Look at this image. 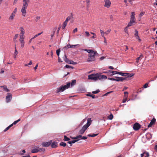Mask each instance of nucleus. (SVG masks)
<instances>
[{
	"mask_svg": "<svg viewBox=\"0 0 157 157\" xmlns=\"http://www.w3.org/2000/svg\"><path fill=\"white\" fill-rule=\"evenodd\" d=\"M84 51H86L89 53L88 58L87 59V62L94 61L95 59V56L98 55V54L96 51H94L92 50L85 49Z\"/></svg>",
	"mask_w": 157,
	"mask_h": 157,
	"instance_id": "1",
	"label": "nucleus"
},
{
	"mask_svg": "<svg viewBox=\"0 0 157 157\" xmlns=\"http://www.w3.org/2000/svg\"><path fill=\"white\" fill-rule=\"evenodd\" d=\"M91 120L90 118H88L87 119V122L86 124L84 125L82 129L79 131V133L80 134H83L86 130L90 125L91 123Z\"/></svg>",
	"mask_w": 157,
	"mask_h": 157,
	"instance_id": "2",
	"label": "nucleus"
},
{
	"mask_svg": "<svg viewBox=\"0 0 157 157\" xmlns=\"http://www.w3.org/2000/svg\"><path fill=\"white\" fill-rule=\"evenodd\" d=\"M70 82H68L67 84L66 85H65L63 86H61L60 87L57 89L56 91V93H58L60 92H63L66 89L69 88L70 86Z\"/></svg>",
	"mask_w": 157,
	"mask_h": 157,
	"instance_id": "3",
	"label": "nucleus"
},
{
	"mask_svg": "<svg viewBox=\"0 0 157 157\" xmlns=\"http://www.w3.org/2000/svg\"><path fill=\"white\" fill-rule=\"evenodd\" d=\"M88 79L93 80L94 81H96L99 79L98 74H92L89 75Z\"/></svg>",
	"mask_w": 157,
	"mask_h": 157,
	"instance_id": "4",
	"label": "nucleus"
},
{
	"mask_svg": "<svg viewBox=\"0 0 157 157\" xmlns=\"http://www.w3.org/2000/svg\"><path fill=\"white\" fill-rule=\"evenodd\" d=\"M105 4L104 6L107 8H109L111 6V2L109 0H104Z\"/></svg>",
	"mask_w": 157,
	"mask_h": 157,
	"instance_id": "5",
	"label": "nucleus"
},
{
	"mask_svg": "<svg viewBox=\"0 0 157 157\" xmlns=\"http://www.w3.org/2000/svg\"><path fill=\"white\" fill-rule=\"evenodd\" d=\"M12 94L10 93H8L6 97V102L8 103L11 101L12 98Z\"/></svg>",
	"mask_w": 157,
	"mask_h": 157,
	"instance_id": "6",
	"label": "nucleus"
},
{
	"mask_svg": "<svg viewBox=\"0 0 157 157\" xmlns=\"http://www.w3.org/2000/svg\"><path fill=\"white\" fill-rule=\"evenodd\" d=\"M140 128V125L137 123H136L133 125V129L135 130H139Z\"/></svg>",
	"mask_w": 157,
	"mask_h": 157,
	"instance_id": "7",
	"label": "nucleus"
},
{
	"mask_svg": "<svg viewBox=\"0 0 157 157\" xmlns=\"http://www.w3.org/2000/svg\"><path fill=\"white\" fill-rule=\"evenodd\" d=\"M27 8L22 7L21 10V11L22 13V15L24 17L26 16V10L27 9Z\"/></svg>",
	"mask_w": 157,
	"mask_h": 157,
	"instance_id": "8",
	"label": "nucleus"
},
{
	"mask_svg": "<svg viewBox=\"0 0 157 157\" xmlns=\"http://www.w3.org/2000/svg\"><path fill=\"white\" fill-rule=\"evenodd\" d=\"M29 2L28 1L26 0H23V6L22 7L27 8L28 6V3Z\"/></svg>",
	"mask_w": 157,
	"mask_h": 157,
	"instance_id": "9",
	"label": "nucleus"
},
{
	"mask_svg": "<svg viewBox=\"0 0 157 157\" xmlns=\"http://www.w3.org/2000/svg\"><path fill=\"white\" fill-rule=\"evenodd\" d=\"M108 72H110V75L111 76L113 75L116 74H118V73H119V72H118V71H112L111 70H109L108 71H106V72H104V73H108Z\"/></svg>",
	"mask_w": 157,
	"mask_h": 157,
	"instance_id": "10",
	"label": "nucleus"
},
{
	"mask_svg": "<svg viewBox=\"0 0 157 157\" xmlns=\"http://www.w3.org/2000/svg\"><path fill=\"white\" fill-rule=\"evenodd\" d=\"M156 121V119L153 118L152 119V120L151 121L150 123V124L148 125V127H150L151 126L154 124Z\"/></svg>",
	"mask_w": 157,
	"mask_h": 157,
	"instance_id": "11",
	"label": "nucleus"
},
{
	"mask_svg": "<svg viewBox=\"0 0 157 157\" xmlns=\"http://www.w3.org/2000/svg\"><path fill=\"white\" fill-rule=\"evenodd\" d=\"M38 147H34L31 151V152L32 153H37L39 152V151L38 150Z\"/></svg>",
	"mask_w": 157,
	"mask_h": 157,
	"instance_id": "12",
	"label": "nucleus"
},
{
	"mask_svg": "<svg viewBox=\"0 0 157 157\" xmlns=\"http://www.w3.org/2000/svg\"><path fill=\"white\" fill-rule=\"evenodd\" d=\"M115 78H116V79H115L116 81H117V82H122L124 80H125L124 78L123 77H115Z\"/></svg>",
	"mask_w": 157,
	"mask_h": 157,
	"instance_id": "13",
	"label": "nucleus"
},
{
	"mask_svg": "<svg viewBox=\"0 0 157 157\" xmlns=\"http://www.w3.org/2000/svg\"><path fill=\"white\" fill-rule=\"evenodd\" d=\"M140 155L141 157H148L149 154L148 152L145 151L141 154Z\"/></svg>",
	"mask_w": 157,
	"mask_h": 157,
	"instance_id": "14",
	"label": "nucleus"
},
{
	"mask_svg": "<svg viewBox=\"0 0 157 157\" xmlns=\"http://www.w3.org/2000/svg\"><path fill=\"white\" fill-rule=\"evenodd\" d=\"M51 144V142L43 143L42 145L44 147H48Z\"/></svg>",
	"mask_w": 157,
	"mask_h": 157,
	"instance_id": "15",
	"label": "nucleus"
},
{
	"mask_svg": "<svg viewBox=\"0 0 157 157\" xmlns=\"http://www.w3.org/2000/svg\"><path fill=\"white\" fill-rule=\"evenodd\" d=\"M134 74H130L129 75V74L128 73L127 76H126V77L124 78L125 80L127 81L129 80L130 79V78Z\"/></svg>",
	"mask_w": 157,
	"mask_h": 157,
	"instance_id": "16",
	"label": "nucleus"
},
{
	"mask_svg": "<svg viewBox=\"0 0 157 157\" xmlns=\"http://www.w3.org/2000/svg\"><path fill=\"white\" fill-rule=\"evenodd\" d=\"M86 7L87 10H88L90 7V0H86Z\"/></svg>",
	"mask_w": 157,
	"mask_h": 157,
	"instance_id": "17",
	"label": "nucleus"
},
{
	"mask_svg": "<svg viewBox=\"0 0 157 157\" xmlns=\"http://www.w3.org/2000/svg\"><path fill=\"white\" fill-rule=\"evenodd\" d=\"M99 79L101 80L102 79H106L107 78V77L105 75H100L98 74Z\"/></svg>",
	"mask_w": 157,
	"mask_h": 157,
	"instance_id": "18",
	"label": "nucleus"
},
{
	"mask_svg": "<svg viewBox=\"0 0 157 157\" xmlns=\"http://www.w3.org/2000/svg\"><path fill=\"white\" fill-rule=\"evenodd\" d=\"M73 18V15L72 13H71V15L70 16H68L66 18V20L65 21L67 22H68V21L70 20L71 19Z\"/></svg>",
	"mask_w": 157,
	"mask_h": 157,
	"instance_id": "19",
	"label": "nucleus"
},
{
	"mask_svg": "<svg viewBox=\"0 0 157 157\" xmlns=\"http://www.w3.org/2000/svg\"><path fill=\"white\" fill-rule=\"evenodd\" d=\"M24 38H25L24 35H22L20 34L19 41L20 42L24 41Z\"/></svg>",
	"mask_w": 157,
	"mask_h": 157,
	"instance_id": "20",
	"label": "nucleus"
},
{
	"mask_svg": "<svg viewBox=\"0 0 157 157\" xmlns=\"http://www.w3.org/2000/svg\"><path fill=\"white\" fill-rule=\"evenodd\" d=\"M51 147L52 148L56 147L57 146V143L55 142H53V143L52 144L51 143Z\"/></svg>",
	"mask_w": 157,
	"mask_h": 157,
	"instance_id": "21",
	"label": "nucleus"
},
{
	"mask_svg": "<svg viewBox=\"0 0 157 157\" xmlns=\"http://www.w3.org/2000/svg\"><path fill=\"white\" fill-rule=\"evenodd\" d=\"M63 59L67 63H69L70 60H69L67 57V56L66 55H64V57H63Z\"/></svg>",
	"mask_w": 157,
	"mask_h": 157,
	"instance_id": "22",
	"label": "nucleus"
},
{
	"mask_svg": "<svg viewBox=\"0 0 157 157\" xmlns=\"http://www.w3.org/2000/svg\"><path fill=\"white\" fill-rule=\"evenodd\" d=\"M20 30L21 31V33H20V35H24L25 34V30L23 27H21L20 28Z\"/></svg>",
	"mask_w": 157,
	"mask_h": 157,
	"instance_id": "23",
	"label": "nucleus"
},
{
	"mask_svg": "<svg viewBox=\"0 0 157 157\" xmlns=\"http://www.w3.org/2000/svg\"><path fill=\"white\" fill-rule=\"evenodd\" d=\"M1 88H3L5 91L6 92H8L10 91V90L7 88L6 86H1Z\"/></svg>",
	"mask_w": 157,
	"mask_h": 157,
	"instance_id": "24",
	"label": "nucleus"
},
{
	"mask_svg": "<svg viewBox=\"0 0 157 157\" xmlns=\"http://www.w3.org/2000/svg\"><path fill=\"white\" fill-rule=\"evenodd\" d=\"M118 74L121 75V76L126 77L128 74V73H123L121 72H119Z\"/></svg>",
	"mask_w": 157,
	"mask_h": 157,
	"instance_id": "25",
	"label": "nucleus"
},
{
	"mask_svg": "<svg viewBox=\"0 0 157 157\" xmlns=\"http://www.w3.org/2000/svg\"><path fill=\"white\" fill-rule=\"evenodd\" d=\"M76 83V81L75 80H73L71 81V83L70 85L71 84V86H73L75 85Z\"/></svg>",
	"mask_w": 157,
	"mask_h": 157,
	"instance_id": "26",
	"label": "nucleus"
},
{
	"mask_svg": "<svg viewBox=\"0 0 157 157\" xmlns=\"http://www.w3.org/2000/svg\"><path fill=\"white\" fill-rule=\"evenodd\" d=\"M73 140L71 141H69L68 142V143L71 144H74L75 143V142L78 141V140Z\"/></svg>",
	"mask_w": 157,
	"mask_h": 157,
	"instance_id": "27",
	"label": "nucleus"
},
{
	"mask_svg": "<svg viewBox=\"0 0 157 157\" xmlns=\"http://www.w3.org/2000/svg\"><path fill=\"white\" fill-rule=\"evenodd\" d=\"M15 14L13 13H12L10 16V17H9V19L10 20H13V18H14V17L15 16Z\"/></svg>",
	"mask_w": 157,
	"mask_h": 157,
	"instance_id": "28",
	"label": "nucleus"
},
{
	"mask_svg": "<svg viewBox=\"0 0 157 157\" xmlns=\"http://www.w3.org/2000/svg\"><path fill=\"white\" fill-rule=\"evenodd\" d=\"M86 95L87 96L91 97L93 98H95V95L92 94L90 93L87 94Z\"/></svg>",
	"mask_w": 157,
	"mask_h": 157,
	"instance_id": "29",
	"label": "nucleus"
},
{
	"mask_svg": "<svg viewBox=\"0 0 157 157\" xmlns=\"http://www.w3.org/2000/svg\"><path fill=\"white\" fill-rule=\"evenodd\" d=\"M13 126V124H11L9 126L7 127V128H6L5 129H4V132H6L9 129V128L12 127Z\"/></svg>",
	"mask_w": 157,
	"mask_h": 157,
	"instance_id": "30",
	"label": "nucleus"
},
{
	"mask_svg": "<svg viewBox=\"0 0 157 157\" xmlns=\"http://www.w3.org/2000/svg\"><path fill=\"white\" fill-rule=\"evenodd\" d=\"M67 22L65 21L63 23V26L62 27V28L63 29H65L66 26L67 24Z\"/></svg>",
	"mask_w": 157,
	"mask_h": 157,
	"instance_id": "31",
	"label": "nucleus"
},
{
	"mask_svg": "<svg viewBox=\"0 0 157 157\" xmlns=\"http://www.w3.org/2000/svg\"><path fill=\"white\" fill-rule=\"evenodd\" d=\"M18 35L16 34L14 38H13V40L14 42L16 43L17 42V38L18 37Z\"/></svg>",
	"mask_w": 157,
	"mask_h": 157,
	"instance_id": "32",
	"label": "nucleus"
},
{
	"mask_svg": "<svg viewBox=\"0 0 157 157\" xmlns=\"http://www.w3.org/2000/svg\"><path fill=\"white\" fill-rule=\"evenodd\" d=\"M131 16L130 19H135V13L134 12H132L131 13Z\"/></svg>",
	"mask_w": 157,
	"mask_h": 157,
	"instance_id": "33",
	"label": "nucleus"
},
{
	"mask_svg": "<svg viewBox=\"0 0 157 157\" xmlns=\"http://www.w3.org/2000/svg\"><path fill=\"white\" fill-rule=\"evenodd\" d=\"M60 145L61 146H62L63 147H65L66 146L67 144L66 143L64 142H61L60 143Z\"/></svg>",
	"mask_w": 157,
	"mask_h": 157,
	"instance_id": "34",
	"label": "nucleus"
},
{
	"mask_svg": "<svg viewBox=\"0 0 157 157\" xmlns=\"http://www.w3.org/2000/svg\"><path fill=\"white\" fill-rule=\"evenodd\" d=\"M98 134H94L92 135L91 134H88L87 136L89 137H94L95 136H97Z\"/></svg>",
	"mask_w": 157,
	"mask_h": 157,
	"instance_id": "35",
	"label": "nucleus"
},
{
	"mask_svg": "<svg viewBox=\"0 0 157 157\" xmlns=\"http://www.w3.org/2000/svg\"><path fill=\"white\" fill-rule=\"evenodd\" d=\"M70 140V139L67 137L66 136H64V138L63 139V140L64 141H69Z\"/></svg>",
	"mask_w": 157,
	"mask_h": 157,
	"instance_id": "36",
	"label": "nucleus"
},
{
	"mask_svg": "<svg viewBox=\"0 0 157 157\" xmlns=\"http://www.w3.org/2000/svg\"><path fill=\"white\" fill-rule=\"evenodd\" d=\"M127 97H128L127 95H124V99L123 100L122 102L125 103L126 102V101L127 100Z\"/></svg>",
	"mask_w": 157,
	"mask_h": 157,
	"instance_id": "37",
	"label": "nucleus"
},
{
	"mask_svg": "<svg viewBox=\"0 0 157 157\" xmlns=\"http://www.w3.org/2000/svg\"><path fill=\"white\" fill-rule=\"evenodd\" d=\"M101 34L102 36H104V34H105V32H104L103 30L101 29L100 30Z\"/></svg>",
	"mask_w": 157,
	"mask_h": 157,
	"instance_id": "38",
	"label": "nucleus"
},
{
	"mask_svg": "<svg viewBox=\"0 0 157 157\" xmlns=\"http://www.w3.org/2000/svg\"><path fill=\"white\" fill-rule=\"evenodd\" d=\"M113 116L112 114H111L108 117V119L109 120H112L113 119Z\"/></svg>",
	"mask_w": 157,
	"mask_h": 157,
	"instance_id": "39",
	"label": "nucleus"
},
{
	"mask_svg": "<svg viewBox=\"0 0 157 157\" xmlns=\"http://www.w3.org/2000/svg\"><path fill=\"white\" fill-rule=\"evenodd\" d=\"M64 48L66 49L69 48H71V45L70 44H68L67 46H65Z\"/></svg>",
	"mask_w": 157,
	"mask_h": 157,
	"instance_id": "40",
	"label": "nucleus"
},
{
	"mask_svg": "<svg viewBox=\"0 0 157 157\" xmlns=\"http://www.w3.org/2000/svg\"><path fill=\"white\" fill-rule=\"evenodd\" d=\"M43 33V32H42L41 33H39L35 35L34 37H33V38H36V37H37L38 36L40 35H41L42 33Z\"/></svg>",
	"mask_w": 157,
	"mask_h": 157,
	"instance_id": "41",
	"label": "nucleus"
},
{
	"mask_svg": "<svg viewBox=\"0 0 157 157\" xmlns=\"http://www.w3.org/2000/svg\"><path fill=\"white\" fill-rule=\"evenodd\" d=\"M79 46V44H76L75 45H71V48H74L75 47H78Z\"/></svg>",
	"mask_w": 157,
	"mask_h": 157,
	"instance_id": "42",
	"label": "nucleus"
},
{
	"mask_svg": "<svg viewBox=\"0 0 157 157\" xmlns=\"http://www.w3.org/2000/svg\"><path fill=\"white\" fill-rule=\"evenodd\" d=\"M38 150L39 151H45V149L44 148H39V147H38Z\"/></svg>",
	"mask_w": 157,
	"mask_h": 157,
	"instance_id": "43",
	"label": "nucleus"
},
{
	"mask_svg": "<svg viewBox=\"0 0 157 157\" xmlns=\"http://www.w3.org/2000/svg\"><path fill=\"white\" fill-rule=\"evenodd\" d=\"M144 12H141L139 14V17L140 18V19H141V17L144 14Z\"/></svg>",
	"mask_w": 157,
	"mask_h": 157,
	"instance_id": "44",
	"label": "nucleus"
},
{
	"mask_svg": "<svg viewBox=\"0 0 157 157\" xmlns=\"http://www.w3.org/2000/svg\"><path fill=\"white\" fill-rule=\"evenodd\" d=\"M60 49H58L56 50V54H57V56H59V53H60Z\"/></svg>",
	"mask_w": 157,
	"mask_h": 157,
	"instance_id": "45",
	"label": "nucleus"
},
{
	"mask_svg": "<svg viewBox=\"0 0 157 157\" xmlns=\"http://www.w3.org/2000/svg\"><path fill=\"white\" fill-rule=\"evenodd\" d=\"M20 121V119H19L17 121H16L14 122L12 124H13H13H15L17 123L19 121Z\"/></svg>",
	"mask_w": 157,
	"mask_h": 157,
	"instance_id": "46",
	"label": "nucleus"
},
{
	"mask_svg": "<svg viewBox=\"0 0 157 157\" xmlns=\"http://www.w3.org/2000/svg\"><path fill=\"white\" fill-rule=\"evenodd\" d=\"M99 91V90H97L96 91H93L92 93L93 94H96L98 93Z\"/></svg>",
	"mask_w": 157,
	"mask_h": 157,
	"instance_id": "47",
	"label": "nucleus"
},
{
	"mask_svg": "<svg viewBox=\"0 0 157 157\" xmlns=\"http://www.w3.org/2000/svg\"><path fill=\"white\" fill-rule=\"evenodd\" d=\"M128 27L127 26L124 29V31L126 33H127L128 34Z\"/></svg>",
	"mask_w": 157,
	"mask_h": 157,
	"instance_id": "48",
	"label": "nucleus"
},
{
	"mask_svg": "<svg viewBox=\"0 0 157 157\" xmlns=\"http://www.w3.org/2000/svg\"><path fill=\"white\" fill-rule=\"evenodd\" d=\"M18 52L17 51V49H16V50H15V52L14 53V55L15 56V58L16 57V55L18 54Z\"/></svg>",
	"mask_w": 157,
	"mask_h": 157,
	"instance_id": "49",
	"label": "nucleus"
},
{
	"mask_svg": "<svg viewBox=\"0 0 157 157\" xmlns=\"http://www.w3.org/2000/svg\"><path fill=\"white\" fill-rule=\"evenodd\" d=\"M21 43V47L23 48L24 46V41L20 42Z\"/></svg>",
	"mask_w": 157,
	"mask_h": 157,
	"instance_id": "50",
	"label": "nucleus"
},
{
	"mask_svg": "<svg viewBox=\"0 0 157 157\" xmlns=\"http://www.w3.org/2000/svg\"><path fill=\"white\" fill-rule=\"evenodd\" d=\"M135 36L136 37V36H138V33L137 30H135Z\"/></svg>",
	"mask_w": 157,
	"mask_h": 157,
	"instance_id": "51",
	"label": "nucleus"
},
{
	"mask_svg": "<svg viewBox=\"0 0 157 157\" xmlns=\"http://www.w3.org/2000/svg\"><path fill=\"white\" fill-rule=\"evenodd\" d=\"M32 63V61H30L29 63L28 64H26L25 65V66H27L28 65H31Z\"/></svg>",
	"mask_w": 157,
	"mask_h": 157,
	"instance_id": "52",
	"label": "nucleus"
},
{
	"mask_svg": "<svg viewBox=\"0 0 157 157\" xmlns=\"http://www.w3.org/2000/svg\"><path fill=\"white\" fill-rule=\"evenodd\" d=\"M82 136L81 135H78V136H76V138L77 139H78V140H79V139H81V138H82Z\"/></svg>",
	"mask_w": 157,
	"mask_h": 157,
	"instance_id": "53",
	"label": "nucleus"
},
{
	"mask_svg": "<svg viewBox=\"0 0 157 157\" xmlns=\"http://www.w3.org/2000/svg\"><path fill=\"white\" fill-rule=\"evenodd\" d=\"M130 21L133 23L135 22V19H130Z\"/></svg>",
	"mask_w": 157,
	"mask_h": 157,
	"instance_id": "54",
	"label": "nucleus"
},
{
	"mask_svg": "<svg viewBox=\"0 0 157 157\" xmlns=\"http://www.w3.org/2000/svg\"><path fill=\"white\" fill-rule=\"evenodd\" d=\"M40 16H37L35 19V21L37 22L40 19Z\"/></svg>",
	"mask_w": 157,
	"mask_h": 157,
	"instance_id": "55",
	"label": "nucleus"
},
{
	"mask_svg": "<svg viewBox=\"0 0 157 157\" xmlns=\"http://www.w3.org/2000/svg\"><path fill=\"white\" fill-rule=\"evenodd\" d=\"M133 23H132L130 21V22L128 23V24L127 26L128 27H129L130 26H132V25Z\"/></svg>",
	"mask_w": 157,
	"mask_h": 157,
	"instance_id": "56",
	"label": "nucleus"
},
{
	"mask_svg": "<svg viewBox=\"0 0 157 157\" xmlns=\"http://www.w3.org/2000/svg\"><path fill=\"white\" fill-rule=\"evenodd\" d=\"M65 67L67 68H73V67H72L71 66L68 65H66L65 66Z\"/></svg>",
	"mask_w": 157,
	"mask_h": 157,
	"instance_id": "57",
	"label": "nucleus"
},
{
	"mask_svg": "<svg viewBox=\"0 0 157 157\" xmlns=\"http://www.w3.org/2000/svg\"><path fill=\"white\" fill-rule=\"evenodd\" d=\"M69 63H69V64H75L76 63L74 62L72 60H70Z\"/></svg>",
	"mask_w": 157,
	"mask_h": 157,
	"instance_id": "58",
	"label": "nucleus"
},
{
	"mask_svg": "<svg viewBox=\"0 0 157 157\" xmlns=\"http://www.w3.org/2000/svg\"><path fill=\"white\" fill-rule=\"evenodd\" d=\"M85 33L86 34V36L88 37L90 36V33L86 31L85 32Z\"/></svg>",
	"mask_w": 157,
	"mask_h": 157,
	"instance_id": "59",
	"label": "nucleus"
},
{
	"mask_svg": "<svg viewBox=\"0 0 157 157\" xmlns=\"http://www.w3.org/2000/svg\"><path fill=\"white\" fill-rule=\"evenodd\" d=\"M111 30L110 29H108L107 31L105 32V34L107 35L108 34L109 32H110Z\"/></svg>",
	"mask_w": 157,
	"mask_h": 157,
	"instance_id": "60",
	"label": "nucleus"
},
{
	"mask_svg": "<svg viewBox=\"0 0 157 157\" xmlns=\"http://www.w3.org/2000/svg\"><path fill=\"white\" fill-rule=\"evenodd\" d=\"M137 39H138L139 41H140L141 40V39H140V37H139V36H136V37H135Z\"/></svg>",
	"mask_w": 157,
	"mask_h": 157,
	"instance_id": "61",
	"label": "nucleus"
},
{
	"mask_svg": "<svg viewBox=\"0 0 157 157\" xmlns=\"http://www.w3.org/2000/svg\"><path fill=\"white\" fill-rule=\"evenodd\" d=\"M22 153H20L21 155H24V153H25V150H23L22 151Z\"/></svg>",
	"mask_w": 157,
	"mask_h": 157,
	"instance_id": "62",
	"label": "nucleus"
},
{
	"mask_svg": "<svg viewBox=\"0 0 157 157\" xmlns=\"http://www.w3.org/2000/svg\"><path fill=\"white\" fill-rule=\"evenodd\" d=\"M78 31V29L77 28H75L73 31V33H75V32H77Z\"/></svg>",
	"mask_w": 157,
	"mask_h": 157,
	"instance_id": "63",
	"label": "nucleus"
},
{
	"mask_svg": "<svg viewBox=\"0 0 157 157\" xmlns=\"http://www.w3.org/2000/svg\"><path fill=\"white\" fill-rule=\"evenodd\" d=\"M17 11V8H15L14 9V11H13V12L12 13L15 14Z\"/></svg>",
	"mask_w": 157,
	"mask_h": 157,
	"instance_id": "64",
	"label": "nucleus"
}]
</instances>
